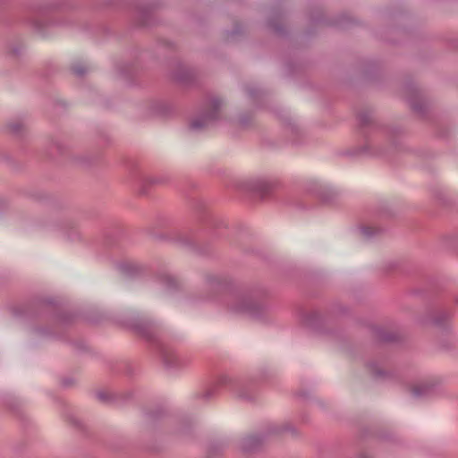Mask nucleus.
I'll return each mask as SVG.
<instances>
[{"instance_id":"nucleus-32","label":"nucleus","mask_w":458,"mask_h":458,"mask_svg":"<svg viewBox=\"0 0 458 458\" xmlns=\"http://www.w3.org/2000/svg\"><path fill=\"white\" fill-rule=\"evenodd\" d=\"M121 72L127 73V68H125L124 70L121 71Z\"/></svg>"},{"instance_id":"nucleus-31","label":"nucleus","mask_w":458,"mask_h":458,"mask_svg":"<svg viewBox=\"0 0 458 458\" xmlns=\"http://www.w3.org/2000/svg\"><path fill=\"white\" fill-rule=\"evenodd\" d=\"M361 458H371V457L368 454H362Z\"/></svg>"},{"instance_id":"nucleus-6","label":"nucleus","mask_w":458,"mask_h":458,"mask_svg":"<svg viewBox=\"0 0 458 458\" xmlns=\"http://www.w3.org/2000/svg\"><path fill=\"white\" fill-rule=\"evenodd\" d=\"M231 284V279L223 274H208L205 276V286L210 294L207 299H213L217 293L225 291Z\"/></svg>"},{"instance_id":"nucleus-5","label":"nucleus","mask_w":458,"mask_h":458,"mask_svg":"<svg viewBox=\"0 0 458 458\" xmlns=\"http://www.w3.org/2000/svg\"><path fill=\"white\" fill-rule=\"evenodd\" d=\"M451 316V311L446 309L437 306H428L423 312L416 318V320L419 324L423 326L432 325L442 327L445 326Z\"/></svg>"},{"instance_id":"nucleus-29","label":"nucleus","mask_w":458,"mask_h":458,"mask_svg":"<svg viewBox=\"0 0 458 458\" xmlns=\"http://www.w3.org/2000/svg\"><path fill=\"white\" fill-rule=\"evenodd\" d=\"M247 93L250 98H255L256 94L258 93V90L253 89H248Z\"/></svg>"},{"instance_id":"nucleus-2","label":"nucleus","mask_w":458,"mask_h":458,"mask_svg":"<svg viewBox=\"0 0 458 458\" xmlns=\"http://www.w3.org/2000/svg\"><path fill=\"white\" fill-rule=\"evenodd\" d=\"M221 387L230 390L242 399L251 400L254 396L255 386L252 379L221 374L218 376L216 384L201 394V398L205 400L212 399Z\"/></svg>"},{"instance_id":"nucleus-25","label":"nucleus","mask_w":458,"mask_h":458,"mask_svg":"<svg viewBox=\"0 0 458 458\" xmlns=\"http://www.w3.org/2000/svg\"><path fill=\"white\" fill-rule=\"evenodd\" d=\"M378 336L381 340L383 341H386V342H392V341H394L395 340V335L394 334H386V333H383L381 330L378 332Z\"/></svg>"},{"instance_id":"nucleus-8","label":"nucleus","mask_w":458,"mask_h":458,"mask_svg":"<svg viewBox=\"0 0 458 458\" xmlns=\"http://www.w3.org/2000/svg\"><path fill=\"white\" fill-rule=\"evenodd\" d=\"M321 315L315 310H305L301 313V324L313 330H319L322 324Z\"/></svg>"},{"instance_id":"nucleus-3","label":"nucleus","mask_w":458,"mask_h":458,"mask_svg":"<svg viewBox=\"0 0 458 458\" xmlns=\"http://www.w3.org/2000/svg\"><path fill=\"white\" fill-rule=\"evenodd\" d=\"M221 105L220 98H209L202 111L191 120V129L199 131L213 125L220 117Z\"/></svg>"},{"instance_id":"nucleus-10","label":"nucleus","mask_w":458,"mask_h":458,"mask_svg":"<svg viewBox=\"0 0 458 458\" xmlns=\"http://www.w3.org/2000/svg\"><path fill=\"white\" fill-rule=\"evenodd\" d=\"M173 77L180 83L189 84L194 81L195 72L183 64H178L174 71Z\"/></svg>"},{"instance_id":"nucleus-14","label":"nucleus","mask_w":458,"mask_h":458,"mask_svg":"<svg viewBox=\"0 0 458 458\" xmlns=\"http://www.w3.org/2000/svg\"><path fill=\"white\" fill-rule=\"evenodd\" d=\"M30 22L38 32L44 34L45 29L50 23V19L45 13L39 12L34 14Z\"/></svg>"},{"instance_id":"nucleus-26","label":"nucleus","mask_w":458,"mask_h":458,"mask_svg":"<svg viewBox=\"0 0 458 458\" xmlns=\"http://www.w3.org/2000/svg\"><path fill=\"white\" fill-rule=\"evenodd\" d=\"M98 398L103 402H109L114 398V394L108 392H98Z\"/></svg>"},{"instance_id":"nucleus-7","label":"nucleus","mask_w":458,"mask_h":458,"mask_svg":"<svg viewBox=\"0 0 458 458\" xmlns=\"http://www.w3.org/2000/svg\"><path fill=\"white\" fill-rule=\"evenodd\" d=\"M275 187L276 182L267 178H257L250 182V189L262 198L268 196Z\"/></svg>"},{"instance_id":"nucleus-18","label":"nucleus","mask_w":458,"mask_h":458,"mask_svg":"<svg viewBox=\"0 0 458 458\" xmlns=\"http://www.w3.org/2000/svg\"><path fill=\"white\" fill-rule=\"evenodd\" d=\"M368 367L370 373L376 377H385L386 376L383 365L378 361H371L369 363Z\"/></svg>"},{"instance_id":"nucleus-17","label":"nucleus","mask_w":458,"mask_h":458,"mask_svg":"<svg viewBox=\"0 0 458 458\" xmlns=\"http://www.w3.org/2000/svg\"><path fill=\"white\" fill-rule=\"evenodd\" d=\"M177 241L183 246L197 250L198 249V241L196 237L192 234H180L177 238Z\"/></svg>"},{"instance_id":"nucleus-15","label":"nucleus","mask_w":458,"mask_h":458,"mask_svg":"<svg viewBox=\"0 0 458 458\" xmlns=\"http://www.w3.org/2000/svg\"><path fill=\"white\" fill-rule=\"evenodd\" d=\"M432 380H423L411 388V393L415 397H424L431 393L434 388Z\"/></svg>"},{"instance_id":"nucleus-19","label":"nucleus","mask_w":458,"mask_h":458,"mask_svg":"<svg viewBox=\"0 0 458 458\" xmlns=\"http://www.w3.org/2000/svg\"><path fill=\"white\" fill-rule=\"evenodd\" d=\"M151 108L154 114L160 115H165L170 111V106L164 101H155Z\"/></svg>"},{"instance_id":"nucleus-21","label":"nucleus","mask_w":458,"mask_h":458,"mask_svg":"<svg viewBox=\"0 0 458 458\" xmlns=\"http://www.w3.org/2000/svg\"><path fill=\"white\" fill-rule=\"evenodd\" d=\"M24 128H25V123L21 120L13 121L7 124L8 131L13 134H17V135L21 134L22 132V131L24 130Z\"/></svg>"},{"instance_id":"nucleus-4","label":"nucleus","mask_w":458,"mask_h":458,"mask_svg":"<svg viewBox=\"0 0 458 458\" xmlns=\"http://www.w3.org/2000/svg\"><path fill=\"white\" fill-rule=\"evenodd\" d=\"M157 350L163 365L168 370H181L188 367L191 362L187 356L177 354L174 349L164 343L157 342Z\"/></svg>"},{"instance_id":"nucleus-9","label":"nucleus","mask_w":458,"mask_h":458,"mask_svg":"<svg viewBox=\"0 0 458 458\" xmlns=\"http://www.w3.org/2000/svg\"><path fill=\"white\" fill-rule=\"evenodd\" d=\"M263 442V437L259 435L246 436L240 440L239 448L245 454H251L258 451Z\"/></svg>"},{"instance_id":"nucleus-24","label":"nucleus","mask_w":458,"mask_h":458,"mask_svg":"<svg viewBox=\"0 0 458 458\" xmlns=\"http://www.w3.org/2000/svg\"><path fill=\"white\" fill-rule=\"evenodd\" d=\"M71 69L75 75L82 76L88 72L89 67L85 64L79 63L73 64Z\"/></svg>"},{"instance_id":"nucleus-11","label":"nucleus","mask_w":458,"mask_h":458,"mask_svg":"<svg viewBox=\"0 0 458 458\" xmlns=\"http://www.w3.org/2000/svg\"><path fill=\"white\" fill-rule=\"evenodd\" d=\"M135 329L138 334L149 341L157 340L156 330L153 323L149 320H143L135 325Z\"/></svg>"},{"instance_id":"nucleus-30","label":"nucleus","mask_w":458,"mask_h":458,"mask_svg":"<svg viewBox=\"0 0 458 458\" xmlns=\"http://www.w3.org/2000/svg\"><path fill=\"white\" fill-rule=\"evenodd\" d=\"M317 187H318V189L314 190L315 194H317L318 196H319L320 198H322V194H321V185H318Z\"/></svg>"},{"instance_id":"nucleus-22","label":"nucleus","mask_w":458,"mask_h":458,"mask_svg":"<svg viewBox=\"0 0 458 458\" xmlns=\"http://www.w3.org/2000/svg\"><path fill=\"white\" fill-rule=\"evenodd\" d=\"M164 182V179L160 177H152V176H144L141 178L140 183L142 184L140 192L141 194L147 193V190L145 189V184H157Z\"/></svg>"},{"instance_id":"nucleus-20","label":"nucleus","mask_w":458,"mask_h":458,"mask_svg":"<svg viewBox=\"0 0 458 458\" xmlns=\"http://www.w3.org/2000/svg\"><path fill=\"white\" fill-rule=\"evenodd\" d=\"M359 123L361 127H365L373 123V114L369 110L360 111L358 114Z\"/></svg>"},{"instance_id":"nucleus-23","label":"nucleus","mask_w":458,"mask_h":458,"mask_svg":"<svg viewBox=\"0 0 458 458\" xmlns=\"http://www.w3.org/2000/svg\"><path fill=\"white\" fill-rule=\"evenodd\" d=\"M360 230L365 239H370L373 235H376L380 232L379 228L370 225H363Z\"/></svg>"},{"instance_id":"nucleus-33","label":"nucleus","mask_w":458,"mask_h":458,"mask_svg":"<svg viewBox=\"0 0 458 458\" xmlns=\"http://www.w3.org/2000/svg\"><path fill=\"white\" fill-rule=\"evenodd\" d=\"M293 131H294L298 132V131H299V129L294 127V128H293Z\"/></svg>"},{"instance_id":"nucleus-13","label":"nucleus","mask_w":458,"mask_h":458,"mask_svg":"<svg viewBox=\"0 0 458 458\" xmlns=\"http://www.w3.org/2000/svg\"><path fill=\"white\" fill-rule=\"evenodd\" d=\"M410 91L411 92L407 97V100L410 103L411 108L417 113H424L425 102L421 98L420 92L415 88H411Z\"/></svg>"},{"instance_id":"nucleus-27","label":"nucleus","mask_w":458,"mask_h":458,"mask_svg":"<svg viewBox=\"0 0 458 458\" xmlns=\"http://www.w3.org/2000/svg\"><path fill=\"white\" fill-rule=\"evenodd\" d=\"M139 14H140L142 17H141V21H140V24L144 25L147 23V20H148V17L149 15V10L147 9V10H139Z\"/></svg>"},{"instance_id":"nucleus-16","label":"nucleus","mask_w":458,"mask_h":458,"mask_svg":"<svg viewBox=\"0 0 458 458\" xmlns=\"http://www.w3.org/2000/svg\"><path fill=\"white\" fill-rule=\"evenodd\" d=\"M352 155H378L381 154V150L374 149L373 144L370 140H366V142L352 151Z\"/></svg>"},{"instance_id":"nucleus-1","label":"nucleus","mask_w":458,"mask_h":458,"mask_svg":"<svg viewBox=\"0 0 458 458\" xmlns=\"http://www.w3.org/2000/svg\"><path fill=\"white\" fill-rule=\"evenodd\" d=\"M264 291L248 289L230 293L225 300L228 310L234 314L259 318L266 311Z\"/></svg>"},{"instance_id":"nucleus-28","label":"nucleus","mask_w":458,"mask_h":458,"mask_svg":"<svg viewBox=\"0 0 458 458\" xmlns=\"http://www.w3.org/2000/svg\"><path fill=\"white\" fill-rule=\"evenodd\" d=\"M221 450H222V447L220 445L215 446V447H210L208 451V456L210 457L214 454H219L221 452Z\"/></svg>"},{"instance_id":"nucleus-12","label":"nucleus","mask_w":458,"mask_h":458,"mask_svg":"<svg viewBox=\"0 0 458 458\" xmlns=\"http://www.w3.org/2000/svg\"><path fill=\"white\" fill-rule=\"evenodd\" d=\"M157 281L167 293H173L179 288L177 278L169 273H160L157 276Z\"/></svg>"}]
</instances>
